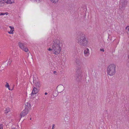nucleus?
<instances>
[{
    "label": "nucleus",
    "mask_w": 129,
    "mask_h": 129,
    "mask_svg": "<svg viewBox=\"0 0 129 129\" xmlns=\"http://www.w3.org/2000/svg\"><path fill=\"white\" fill-rule=\"evenodd\" d=\"M103 128V129H105L104 128ZM102 128H103V127H101L100 128V129H102Z\"/></svg>",
    "instance_id": "nucleus-30"
},
{
    "label": "nucleus",
    "mask_w": 129,
    "mask_h": 129,
    "mask_svg": "<svg viewBox=\"0 0 129 129\" xmlns=\"http://www.w3.org/2000/svg\"><path fill=\"white\" fill-rule=\"evenodd\" d=\"M77 77L76 78V80L78 82H81L82 80V74H80V75H76Z\"/></svg>",
    "instance_id": "nucleus-11"
},
{
    "label": "nucleus",
    "mask_w": 129,
    "mask_h": 129,
    "mask_svg": "<svg viewBox=\"0 0 129 129\" xmlns=\"http://www.w3.org/2000/svg\"><path fill=\"white\" fill-rule=\"evenodd\" d=\"M75 61L77 65H78L79 66H81V62L79 59L78 58H76Z\"/></svg>",
    "instance_id": "nucleus-13"
},
{
    "label": "nucleus",
    "mask_w": 129,
    "mask_h": 129,
    "mask_svg": "<svg viewBox=\"0 0 129 129\" xmlns=\"http://www.w3.org/2000/svg\"><path fill=\"white\" fill-rule=\"evenodd\" d=\"M51 45L52 48H49L48 50L52 51V52L55 55H57L59 54L62 46L60 41L59 40L56 39L53 41Z\"/></svg>",
    "instance_id": "nucleus-1"
},
{
    "label": "nucleus",
    "mask_w": 129,
    "mask_h": 129,
    "mask_svg": "<svg viewBox=\"0 0 129 129\" xmlns=\"http://www.w3.org/2000/svg\"><path fill=\"white\" fill-rule=\"evenodd\" d=\"M38 90L37 88L34 87L31 93V95L36 94L38 93Z\"/></svg>",
    "instance_id": "nucleus-12"
},
{
    "label": "nucleus",
    "mask_w": 129,
    "mask_h": 129,
    "mask_svg": "<svg viewBox=\"0 0 129 129\" xmlns=\"http://www.w3.org/2000/svg\"><path fill=\"white\" fill-rule=\"evenodd\" d=\"M3 125L2 124H0V129H3Z\"/></svg>",
    "instance_id": "nucleus-22"
},
{
    "label": "nucleus",
    "mask_w": 129,
    "mask_h": 129,
    "mask_svg": "<svg viewBox=\"0 0 129 129\" xmlns=\"http://www.w3.org/2000/svg\"><path fill=\"white\" fill-rule=\"evenodd\" d=\"M35 79L36 78L35 77L33 78V83L34 84L36 87L39 88L41 86L40 83L38 81L36 80Z\"/></svg>",
    "instance_id": "nucleus-6"
},
{
    "label": "nucleus",
    "mask_w": 129,
    "mask_h": 129,
    "mask_svg": "<svg viewBox=\"0 0 129 129\" xmlns=\"http://www.w3.org/2000/svg\"><path fill=\"white\" fill-rule=\"evenodd\" d=\"M56 73V71H54L53 72V73L55 74Z\"/></svg>",
    "instance_id": "nucleus-28"
},
{
    "label": "nucleus",
    "mask_w": 129,
    "mask_h": 129,
    "mask_svg": "<svg viewBox=\"0 0 129 129\" xmlns=\"http://www.w3.org/2000/svg\"><path fill=\"white\" fill-rule=\"evenodd\" d=\"M4 14H5V15L6 14L7 15L8 14V13L7 12H6V13H4Z\"/></svg>",
    "instance_id": "nucleus-27"
},
{
    "label": "nucleus",
    "mask_w": 129,
    "mask_h": 129,
    "mask_svg": "<svg viewBox=\"0 0 129 129\" xmlns=\"http://www.w3.org/2000/svg\"><path fill=\"white\" fill-rule=\"evenodd\" d=\"M47 92H45V95H46L47 94Z\"/></svg>",
    "instance_id": "nucleus-31"
},
{
    "label": "nucleus",
    "mask_w": 129,
    "mask_h": 129,
    "mask_svg": "<svg viewBox=\"0 0 129 129\" xmlns=\"http://www.w3.org/2000/svg\"><path fill=\"white\" fill-rule=\"evenodd\" d=\"M11 30H14V27H12L11 28Z\"/></svg>",
    "instance_id": "nucleus-26"
},
{
    "label": "nucleus",
    "mask_w": 129,
    "mask_h": 129,
    "mask_svg": "<svg viewBox=\"0 0 129 129\" xmlns=\"http://www.w3.org/2000/svg\"><path fill=\"white\" fill-rule=\"evenodd\" d=\"M55 124H53L52 125V129H53L54 128Z\"/></svg>",
    "instance_id": "nucleus-25"
},
{
    "label": "nucleus",
    "mask_w": 129,
    "mask_h": 129,
    "mask_svg": "<svg viewBox=\"0 0 129 129\" xmlns=\"http://www.w3.org/2000/svg\"><path fill=\"white\" fill-rule=\"evenodd\" d=\"M31 105L29 103H27L26 105H25V108L26 109H28L29 110L30 108Z\"/></svg>",
    "instance_id": "nucleus-14"
},
{
    "label": "nucleus",
    "mask_w": 129,
    "mask_h": 129,
    "mask_svg": "<svg viewBox=\"0 0 129 129\" xmlns=\"http://www.w3.org/2000/svg\"><path fill=\"white\" fill-rule=\"evenodd\" d=\"M12 60L11 59H9L8 63V64L10 65L11 63L12 62Z\"/></svg>",
    "instance_id": "nucleus-18"
},
{
    "label": "nucleus",
    "mask_w": 129,
    "mask_h": 129,
    "mask_svg": "<svg viewBox=\"0 0 129 129\" xmlns=\"http://www.w3.org/2000/svg\"><path fill=\"white\" fill-rule=\"evenodd\" d=\"M127 1V0H120V1L119 9L121 10L124 9L126 5Z\"/></svg>",
    "instance_id": "nucleus-4"
},
{
    "label": "nucleus",
    "mask_w": 129,
    "mask_h": 129,
    "mask_svg": "<svg viewBox=\"0 0 129 129\" xmlns=\"http://www.w3.org/2000/svg\"><path fill=\"white\" fill-rule=\"evenodd\" d=\"M77 43L82 46L87 45L88 41L87 37L81 32H79L76 36Z\"/></svg>",
    "instance_id": "nucleus-2"
},
{
    "label": "nucleus",
    "mask_w": 129,
    "mask_h": 129,
    "mask_svg": "<svg viewBox=\"0 0 129 129\" xmlns=\"http://www.w3.org/2000/svg\"><path fill=\"white\" fill-rule=\"evenodd\" d=\"M100 50L101 51H102L103 52H104L105 51V50L104 48L100 49Z\"/></svg>",
    "instance_id": "nucleus-23"
},
{
    "label": "nucleus",
    "mask_w": 129,
    "mask_h": 129,
    "mask_svg": "<svg viewBox=\"0 0 129 129\" xmlns=\"http://www.w3.org/2000/svg\"><path fill=\"white\" fill-rule=\"evenodd\" d=\"M128 31H129V28H128Z\"/></svg>",
    "instance_id": "nucleus-34"
},
{
    "label": "nucleus",
    "mask_w": 129,
    "mask_h": 129,
    "mask_svg": "<svg viewBox=\"0 0 129 129\" xmlns=\"http://www.w3.org/2000/svg\"><path fill=\"white\" fill-rule=\"evenodd\" d=\"M12 26H10L9 27L11 28V27H12Z\"/></svg>",
    "instance_id": "nucleus-33"
},
{
    "label": "nucleus",
    "mask_w": 129,
    "mask_h": 129,
    "mask_svg": "<svg viewBox=\"0 0 129 129\" xmlns=\"http://www.w3.org/2000/svg\"><path fill=\"white\" fill-rule=\"evenodd\" d=\"M5 15V14H4V13H1L0 14V15Z\"/></svg>",
    "instance_id": "nucleus-24"
},
{
    "label": "nucleus",
    "mask_w": 129,
    "mask_h": 129,
    "mask_svg": "<svg viewBox=\"0 0 129 129\" xmlns=\"http://www.w3.org/2000/svg\"><path fill=\"white\" fill-rule=\"evenodd\" d=\"M129 27V26H126V27L125 28V29H127V28Z\"/></svg>",
    "instance_id": "nucleus-29"
},
{
    "label": "nucleus",
    "mask_w": 129,
    "mask_h": 129,
    "mask_svg": "<svg viewBox=\"0 0 129 129\" xmlns=\"http://www.w3.org/2000/svg\"><path fill=\"white\" fill-rule=\"evenodd\" d=\"M58 91V92L60 93L62 92L64 89V86L62 85H59L57 88Z\"/></svg>",
    "instance_id": "nucleus-7"
},
{
    "label": "nucleus",
    "mask_w": 129,
    "mask_h": 129,
    "mask_svg": "<svg viewBox=\"0 0 129 129\" xmlns=\"http://www.w3.org/2000/svg\"><path fill=\"white\" fill-rule=\"evenodd\" d=\"M30 120H31V117L30 118Z\"/></svg>",
    "instance_id": "nucleus-35"
},
{
    "label": "nucleus",
    "mask_w": 129,
    "mask_h": 129,
    "mask_svg": "<svg viewBox=\"0 0 129 129\" xmlns=\"http://www.w3.org/2000/svg\"><path fill=\"white\" fill-rule=\"evenodd\" d=\"M50 1L52 3L56 4L58 3V0H50Z\"/></svg>",
    "instance_id": "nucleus-15"
},
{
    "label": "nucleus",
    "mask_w": 129,
    "mask_h": 129,
    "mask_svg": "<svg viewBox=\"0 0 129 129\" xmlns=\"http://www.w3.org/2000/svg\"><path fill=\"white\" fill-rule=\"evenodd\" d=\"M2 1V0H0V1L1 2V1Z\"/></svg>",
    "instance_id": "nucleus-37"
},
{
    "label": "nucleus",
    "mask_w": 129,
    "mask_h": 129,
    "mask_svg": "<svg viewBox=\"0 0 129 129\" xmlns=\"http://www.w3.org/2000/svg\"><path fill=\"white\" fill-rule=\"evenodd\" d=\"M11 129H17L15 128H12Z\"/></svg>",
    "instance_id": "nucleus-32"
},
{
    "label": "nucleus",
    "mask_w": 129,
    "mask_h": 129,
    "mask_svg": "<svg viewBox=\"0 0 129 129\" xmlns=\"http://www.w3.org/2000/svg\"><path fill=\"white\" fill-rule=\"evenodd\" d=\"M81 66H80L77 67L76 69V75H80L81 74L82 71L81 70Z\"/></svg>",
    "instance_id": "nucleus-9"
},
{
    "label": "nucleus",
    "mask_w": 129,
    "mask_h": 129,
    "mask_svg": "<svg viewBox=\"0 0 129 129\" xmlns=\"http://www.w3.org/2000/svg\"><path fill=\"white\" fill-rule=\"evenodd\" d=\"M128 58L129 59V55L128 56Z\"/></svg>",
    "instance_id": "nucleus-36"
},
{
    "label": "nucleus",
    "mask_w": 129,
    "mask_h": 129,
    "mask_svg": "<svg viewBox=\"0 0 129 129\" xmlns=\"http://www.w3.org/2000/svg\"><path fill=\"white\" fill-rule=\"evenodd\" d=\"M11 0H8L7 3L9 4H12L13 3V2H11Z\"/></svg>",
    "instance_id": "nucleus-20"
},
{
    "label": "nucleus",
    "mask_w": 129,
    "mask_h": 129,
    "mask_svg": "<svg viewBox=\"0 0 129 129\" xmlns=\"http://www.w3.org/2000/svg\"><path fill=\"white\" fill-rule=\"evenodd\" d=\"M5 87H6L8 88V89L9 90H11V89L9 88V84L7 82L5 86Z\"/></svg>",
    "instance_id": "nucleus-17"
},
{
    "label": "nucleus",
    "mask_w": 129,
    "mask_h": 129,
    "mask_svg": "<svg viewBox=\"0 0 129 129\" xmlns=\"http://www.w3.org/2000/svg\"><path fill=\"white\" fill-rule=\"evenodd\" d=\"M116 66L114 64L109 65L108 67L107 71V74L110 76L114 75L116 72Z\"/></svg>",
    "instance_id": "nucleus-3"
},
{
    "label": "nucleus",
    "mask_w": 129,
    "mask_h": 129,
    "mask_svg": "<svg viewBox=\"0 0 129 129\" xmlns=\"http://www.w3.org/2000/svg\"><path fill=\"white\" fill-rule=\"evenodd\" d=\"M29 110L28 109H26L25 108L24 109L21 113L20 117H24V116L26 115L29 112Z\"/></svg>",
    "instance_id": "nucleus-8"
},
{
    "label": "nucleus",
    "mask_w": 129,
    "mask_h": 129,
    "mask_svg": "<svg viewBox=\"0 0 129 129\" xmlns=\"http://www.w3.org/2000/svg\"><path fill=\"white\" fill-rule=\"evenodd\" d=\"M14 30H11L10 31H9L8 32V33L9 34H13L14 33L13 31H14Z\"/></svg>",
    "instance_id": "nucleus-19"
},
{
    "label": "nucleus",
    "mask_w": 129,
    "mask_h": 129,
    "mask_svg": "<svg viewBox=\"0 0 129 129\" xmlns=\"http://www.w3.org/2000/svg\"><path fill=\"white\" fill-rule=\"evenodd\" d=\"M10 110L9 108H7L5 110V113L7 114V113L10 112Z\"/></svg>",
    "instance_id": "nucleus-16"
},
{
    "label": "nucleus",
    "mask_w": 129,
    "mask_h": 129,
    "mask_svg": "<svg viewBox=\"0 0 129 129\" xmlns=\"http://www.w3.org/2000/svg\"><path fill=\"white\" fill-rule=\"evenodd\" d=\"M4 2H3L0 1V7L2 6L3 5H4Z\"/></svg>",
    "instance_id": "nucleus-21"
},
{
    "label": "nucleus",
    "mask_w": 129,
    "mask_h": 129,
    "mask_svg": "<svg viewBox=\"0 0 129 129\" xmlns=\"http://www.w3.org/2000/svg\"><path fill=\"white\" fill-rule=\"evenodd\" d=\"M18 45L20 47V48L23 50L25 52H27L28 51V49L27 48H25V46L24 44L19 42L18 43Z\"/></svg>",
    "instance_id": "nucleus-5"
},
{
    "label": "nucleus",
    "mask_w": 129,
    "mask_h": 129,
    "mask_svg": "<svg viewBox=\"0 0 129 129\" xmlns=\"http://www.w3.org/2000/svg\"><path fill=\"white\" fill-rule=\"evenodd\" d=\"M84 54L85 56L87 57L90 54L89 51V49L86 48L84 50Z\"/></svg>",
    "instance_id": "nucleus-10"
}]
</instances>
